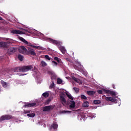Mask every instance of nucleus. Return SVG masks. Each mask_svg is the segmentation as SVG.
<instances>
[{"label":"nucleus","instance_id":"nucleus-33","mask_svg":"<svg viewBox=\"0 0 131 131\" xmlns=\"http://www.w3.org/2000/svg\"><path fill=\"white\" fill-rule=\"evenodd\" d=\"M67 96L70 100H73V97L70 94H67Z\"/></svg>","mask_w":131,"mask_h":131},{"label":"nucleus","instance_id":"nucleus-36","mask_svg":"<svg viewBox=\"0 0 131 131\" xmlns=\"http://www.w3.org/2000/svg\"><path fill=\"white\" fill-rule=\"evenodd\" d=\"M55 87V83L53 82L50 85V89H53Z\"/></svg>","mask_w":131,"mask_h":131},{"label":"nucleus","instance_id":"nucleus-21","mask_svg":"<svg viewBox=\"0 0 131 131\" xmlns=\"http://www.w3.org/2000/svg\"><path fill=\"white\" fill-rule=\"evenodd\" d=\"M94 104H95V105H98L99 104H101V103H102V101L100 100H94L93 101Z\"/></svg>","mask_w":131,"mask_h":131},{"label":"nucleus","instance_id":"nucleus-25","mask_svg":"<svg viewBox=\"0 0 131 131\" xmlns=\"http://www.w3.org/2000/svg\"><path fill=\"white\" fill-rule=\"evenodd\" d=\"M63 82V80L61 79L60 78H57V84H61Z\"/></svg>","mask_w":131,"mask_h":131},{"label":"nucleus","instance_id":"nucleus-15","mask_svg":"<svg viewBox=\"0 0 131 131\" xmlns=\"http://www.w3.org/2000/svg\"><path fill=\"white\" fill-rule=\"evenodd\" d=\"M18 39L19 40H21V41H23V42H24V43H26V45H28V42L25 40L23 37H18Z\"/></svg>","mask_w":131,"mask_h":131},{"label":"nucleus","instance_id":"nucleus-1","mask_svg":"<svg viewBox=\"0 0 131 131\" xmlns=\"http://www.w3.org/2000/svg\"><path fill=\"white\" fill-rule=\"evenodd\" d=\"M13 119V116L11 115H4L0 118V122L4 121V120H10Z\"/></svg>","mask_w":131,"mask_h":131},{"label":"nucleus","instance_id":"nucleus-43","mask_svg":"<svg viewBox=\"0 0 131 131\" xmlns=\"http://www.w3.org/2000/svg\"><path fill=\"white\" fill-rule=\"evenodd\" d=\"M32 48H34V49H36V46H32Z\"/></svg>","mask_w":131,"mask_h":131},{"label":"nucleus","instance_id":"nucleus-3","mask_svg":"<svg viewBox=\"0 0 131 131\" xmlns=\"http://www.w3.org/2000/svg\"><path fill=\"white\" fill-rule=\"evenodd\" d=\"M28 51L27 49L24 46H21L18 49V52L21 54H27Z\"/></svg>","mask_w":131,"mask_h":131},{"label":"nucleus","instance_id":"nucleus-19","mask_svg":"<svg viewBox=\"0 0 131 131\" xmlns=\"http://www.w3.org/2000/svg\"><path fill=\"white\" fill-rule=\"evenodd\" d=\"M90 103L89 101H84V103H83V107H85V108H88L89 107Z\"/></svg>","mask_w":131,"mask_h":131},{"label":"nucleus","instance_id":"nucleus-44","mask_svg":"<svg viewBox=\"0 0 131 131\" xmlns=\"http://www.w3.org/2000/svg\"><path fill=\"white\" fill-rule=\"evenodd\" d=\"M19 76H24L25 75H24V74H19Z\"/></svg>","mask_w":131,"mask_h":131},{"label":"nucleus","instance_id":"nucleus-39","mask_svg":"<svg viewBox=\"0 0 131 131\" xmlns=\"http://www.w3.org/2000/svg\"><path fill=\"white\" fill-rule=\"evenodd\" d=\"M52 63H53V65H54V66H58V63H57V62H56L55 61H53Z\"/></svg>","mask_w":131,"mask_h":131},{"label":"nucleus","instance_id":"nucleus-28","mask_svg":"<svg viewBox=\"0 0 131 131\" xmlns=\"http://www.w3.org/2000/svg\"><path fill=\"white\" fill-rule=\"evenodd\" d=\"M18 60H19V61H23L24 56H23V55H21L20 54H19L18 55Z\"/></svg>","mask_w":131,"mask_h":131},{"label":"nucleus","instance_id":"nucleus-41","mask_svg":"<svg viewBox=\"0 0 131 131\" xmlns=\"http://www.w3.org/2000/svg\"><path fill=\"white\" fill-rule=\"evenodd\" d=\"M51 102V100H50V99H48V100H47V101H46V102L47 103H50Z\"/></svg>","mask_w":131,"mask_h":131},{"label":"nucleus","instance_id":"nucleus-10","mask_svg":"<svg viewBox=\"0 0 131 131\" xmlns=\"http://www.w3.org/2000/svg\"><path fill=\"white\" fill-rule=\"evenodd\" d=\"M36 105V103L33 102V103H26L25 105V107H34Z\"/></svg>","mask_w":131,"mask_h":131},{"label":"nucleus","instance_id":"nucleus-38","mask_svg":"<svg viewBox=\"0 0 131 131\" xmlns=\"http://www.w3.org/2000/svg\"><path fill=\"white\" fill-rule=\"evenodd\" d=\"M98 94H99V95H102L103 94V91L102 90H98L97 91Z\"/></svg>","mask_w":131,"mask_h":131},{"label":"nucleus","instance_id":"nucleus-22","mask_svg":"<svg viewBox=\"0 0 131 131\" xmlns=\"http://www.w3.org/2000/svg\"><path fill=\"white\" fill-rule=\"evenodd\" d=\"M27 116H28V117H34L35 114L34 113H30V114H28Z\"/></svg>","mask_w":131,"mask_h":131},{"label":"nucleus","instance_id":"nucleus-14","mask_svg":"<svg viewBox=\"0 0 131 131\" xmlns=\"http://www.w3.org/2000/svg\"><path fill=\"white\" fill-rule=\"evenodd\" d=\"M70 103H71L70 105V108L71 109H74V108H75V102H74V101L71 100Z\"/></svg>","mask_w":131,"mask_h":131},{"label":"nucleus","instance_id":"nucleus-29","mask_svg":"<svg viewBox=\"0 0 131 131\" xmlns=\"http://www.w3.org/2000/svg\"><path fill=\"white\" fill-rule=\"evenodd\" d=\"M49 93L48 92H45L44 93L42 94V96H43V97H44V98H48V97H49Z\"/></svg>","mask_w":131,"mask_h":131},{"label":"nucleus","instance_id":"nucleus-11","mask_svg":"<svg viewBox=\"0 0 131 131\" xmlns=\"http://www.w3.org/2000/svg\"><path fill=\"white\" fill-rule=\"evenodd\" d=\"M52 128H53V129H57L58 128V124L54 122L51 126L50 129H52Z\"/></svg>","mask_w":131,"mask_h":131},{"label":"nucleus","instance_id":"nucleus-6","mask_svg":"<svg viewBox=\"0 0 131 131\" xmlns=\"http://www.w3.org/2000/svg\"><path fill=\"white\" fill-rule=\"evenodd\" d=\"M49 40L51 43H53V45H60V41L57 40H54L53 39L49 38Z\"/></svg>","mask_w":131,"mask_h":131},{"label":"nucleus","instance_id":"nucleus-26","mask_svg":"<svg viewBox=\"0 0 131 131\" xmlns=\"http://www.w3.org/2000/svg\"><path fill=\"white\" fill-rule=\"evenodd\" d=\"M9 51L11 53H15L16 52V48H10Z\"/></svg>","mask_w":131,"mask_h":131},{"label":"nucleus","instance_id":"nucleus-31","mask_svg":"<svg viewBox=\"0 0 131 131\" xmlns=\"http://www.w3.org/2000/svg\"><path fill=\"white\" fill-rule=\"evenodd\" d=\"M81 99L83 100H87L88 98H86V96L84 95H81Z\"/></svg>","mask_w":131,"mask_h":131},{"label":"nucleus","instance_id":"nucleus-8","mask_svg":"<svg viewBox=\"0 0 131 131\" xmlns=\"http://www.w3.org/2000/svg\"><path fill=\"white\" fill-rule=\"evenodd\" d=\"M59 50L61 52L62 54H65L66 53V49L65 47L61 46H58Z\"/></svg>","mask_w":131,"mask_h":131},{"label":"nucleus","instance_id":"nucleus-2","mask_svg":"<svg viewBox=\"0 0 131 131\" xmlns=\"http://www.w3.org/2000/svg\"><path fill=\"white\" fill-rule=\"evenodd\" d=\"M23 72H27L29 70H33V66H27L22 67Z\"/></svg>","mask_w":131,"mask_h":131},{"label":"nucleus","instance_id":"nucleus-35","mask_svg":"<svg viewBox=\"0 0 131 131\" xmlns=\"http://www.w3.org/2000/svg\"><path fill=\"white\" fill-rule=\"evenodd\" d=\"M24 113H25V114H28V113H31V112H32V111H29V110H26V111H24Z\"/></svg>","mask_w":131,"mask_h":131},{"label":"nucleus","instance_id":"nucleus-46","mask_svg":"<svg viewBox=\"0 0 131 131\" xmlns=\"http://www.w3.org/2000/svg\"><path fill=\"white\" fill-rule=\"evenodd\" d=\"M24 31H27V30H24Z\"/></svg>","mask_w":131,"mask_h":131},{"label":"nucleus","instance_id":"nucleus-7","mask_svg":"<svg viewBox=\"0 0 131 131\" xmlns=\"http://www.w3.org/2000/svg\"><path fill=\"white\" fill-rule=\"evenodd\" d=\"M51 109H52V105L45 106L43 108V111L44 112H49V111H50Z\"/></svg>","mask_w":131,"mask_h":131},{"label":"nucleus","instance_id":"nucleus-24","mask_svg":"<svg viewBox=\"0 0 131 131\" xmlns=\"http://www.w3.org/2000/svg\"><path fill=\"white\" fill-rule=\"evenodd\" d=\"M54 60H55V61H57L58 63H61V59H60L59 57H55L54 58Z\"/></svg>","mask_w":131,"mask_h":131},{"label":"nucleus","instance_id":"nucleus-45","mask_svg":"<svg viewBox=\"0 0 131 131\" xmlns=\"http://www.w3.org/2000/svg\"><path fill=\"white\" fill-rule=\"evenodd\" d=\"M0 20H3V18H2V17L0 16Z\"/></svg>","mask_w":131,"mask_h":131},{"label":"nucleus","instance_id":"nucleus-37","mask_svg":"<svg viewBox=\"0 0 131 131\" xmlns=\"http://www.w3.org/2000/svg\"><path fill=\"white\" fill-rule=\"evenodd\" d=\"M45 59L48 60V61H51V57L49 55H45Z\"/></svg>","mask_w":131,"mask_h":131},{"label":"nucleus","instance_id":"nucleus-27","mask_svg":"<svg viewBox=\"0 0 131 131\" xmlns=\"http://www.w3.org/2000/svg\"><path fill=\"white\" fill-rule=\"evenodd\" d=\"M1 83L3 86V88H7V82L4 81L3 80L1 81Z\"/></svg>","mask_w":131,"mask_h":131},{"label":"nucleus","instance_id":"nucleus-40","mask_svg":"<svg viewBox=\"0 0 131 131\" xmlns=\"http://www.w3.org/2000/svg\"><path fill=\"white\" fill-rule=\"evenodd\" d=\"M36 49H37V50H42L41 47L39 46H36Z\"/></svg>","mask_w":131,"mask_h":131},{"label":"nucleus","instance_id":"nucleus-32","mask_svg":"<svg viewBox=\"0 0 131 131\" xmlns=\"http://www.w3.org/2000/svg\"><path fill=\"white\" fill-rule=\"evenodd\" d=\"M73 90H74V91H75V92L76 93H78L79 92V89H78L77 88L74 87Z\"/></svg>","mask_w":131,"mask_h":131},{"label":"nucleus","instance_id":"nucleus-18","mask_svg":"<svg viewBox=\"0 0 131 131\" xmlns=\"http://www.w3.org/2000/svg\"><path fill=\"white\" fill-rule=\"evenodd\" d=\"M0 47H2V48H6L7 47V42H0Z\"/></svg>","mask_w":131,"mask_h":131},{"label":"nucleus","instance_id":"nucleus-47","mask_svg":"<svg viewBox=\"0 0 131 131\" xmlns=\"http://www.w3.org/2000/svg\"><path fill=\"white\" fill-rule=\"evenodd\" d=\"M0 92H1V87H0Z\"/></svg>","mask_w":131,"mask_h":131},{"label":"nucleus","instance_id":"nucleus-16","mask_svg":"<svg viewBox=\"0 0 131 131\" xmlns=\"http://www.w3.org/2000/svg\"><path fill=\"white\" fill-rule=\"evenodd\" d=\"M87 94L89 96H94L96 94V92L94 91H87Z\"/></svg>","mask_w":131,"mask_h":131},{"label":"nucleus","instance_id":"nucleus-30","mask_svg":"<svg viewBox=\"0 0 131 131\" xmlns=\"http://www.w3.org/2000/svg\"><path fill=\"white\" fill-rule=\"evenodd\" d=\"M74 68L76 70H78V71H80V68L79 67H77L76 65H74Z\"/></svg>","mask_w":131,"mask_h":131},{"label":"nucleus","instance_id":"nucleus-17","mask_svg":"<svg viewBox=\"0 0 131 131\" xmlns=\"http://www.w3.org/2000/svg\"><path fill=\"white\" fill-rule=\"evenodd\" d=\"M72 79L73 80H74V81H75L76 82H77V83H79V82H80V80L74 76L72 77Z\"/></svg>","mask_w":131,"mask_h":131},{"label":"nucleus","instance_id":"nucleus-23","mask_svg":"<svg viewBox=\"0 0 131 131\" xmlns=\"http://www.w3.org/2000/svg\"><path fill=\"white\" fill-rule=\"evenodd\" d=\"M40 65L42 67H46V66H47V63L43 61V60H42L41 61V63H40Z\"/></svg>","mask_w":131,"mask_h":131},{"label":"nucleus","instance_id":"nucleus-4","mask_svg":"<svg viewBox=\"0 0 131 131\" xmlns=\"http://www.w3.org/2000/svg\"><path fill=\"white\" fill-rule=\"evenodd\" d=\"M103 91L104 93H106V94H110L112 96H115L116 95V93H115V92H114V91L107 90L105 89H104Z\"/></svg>","mask_w":131,"mask_h":131},{"label":"nucleus","instance_id":"nucleus-13","mask_svg":"<svg viewBox=\"0 0 131 131\" xmlns=\"http://www.w3.org/2000/svg\"><path fill=\"white\" fill-rule=\"evenodd\" d=\"M106 101L108 102H115L116 101V99L113 98V97H107L105 98Z\"/></svg>","mask_w":131,"mask_h":131},{"label":"nucleus","instance_id":"nucleus-9","mask_svg":"<svg viewBox=\"0 0 131 131\" xmlns=\"http://www.w3.org/2000/svg\"><path fill=\"white\" fill-rule=\"evenodd\" d=\"M27 55H31L32 56H36V53L32 50H28L27 52Z\"/></svg>","mask_w":131,"mask_h":131},{"label":"nucleus","instance_id":"nucleus-48","mask_svg":"<svg viewBox=\"0 0 131 131\" xmlns=\"http://www.w3.org/2000/svg\"><path fill=\"white\" fill-rule=\"evenodd\" d=\"M79 65L80 66V63H79Z\"/></svg>","mask_w":131,"mask_h":131},{"label":"nucleus","instance_id":"nucleus-34","mask_svg":"<svg viewBox=\"0 0 131 131\" xmlns=\"http://www.w3.org/2000/svg\"><path fill=\"white\" fill-rule=\"evenodd\" d=\"M71 112H72V111H63L62 112V113H63V114H66V113L69 114V113H71Z\"/></svg>","mask_w":131,"mask_h":131},{"label":"nucleus","instance_id":"nucleus-20","mask_svg":"<svg viewBox=\"0 0 131 131\" xmlns=\"http://www.w3.org/2000/svg\"><path fill=\"white\" fill-rule=\"evenodd\" d=\"M60 100H61L62 104H63V103L66 104V99H65V98H64V97L61 96Z\"/></svg>","mask_w":131,"mask_h":131},{"label":"nucleus","instance_id":"nucleus-42","mask_svg":"<svg viewBox=\"0 0 131 131\" xmlns=\"http://www.w3.org/2000/svg\"><path fill=\"white\" fill-rule=\"evenodd\" d=\"M112 87H113V89H116V88H115V85L114 84H113L112 85Z\"/></svg>","mask_w":131,"mask_h":131},{"label":"nucleus","instance_id":"nucleus-12","mask_svg":"<svg viewBox=\"0 0 131 131\" xmlns=\"http://www.w3.org/2000/svg\"><path fill=\"white\" fill-rule=\"evenodd\" d=\"M14 72H23L22 67H16L14 69Z\"/></svg>","mask_w":131,"mask_h":131},{"label":"nucleus","instance_id":"nucleus-5","mask_svg":"<svg viewBox=\"0 0 131 131\" xmlns=\"http://www.w3.org/2000/svg\"><path fill=\"white\" fill-rule=\"evenodd\" d=\"M11 32L13 34H24V32L19 30H13Z\"/></svg>","mask_w":131,"mask_h":131}]
</instances>
